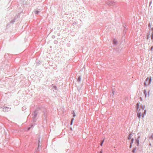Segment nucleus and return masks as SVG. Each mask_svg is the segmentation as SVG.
I'll use <instances>...</instances> for the list:
<instances>
[{"label":"nucleus","instance_id":"f257e3e1","mask_svg":"<svg viewBox=\"0 0 153 153\" xmlns=\"http://www.w3.org/2000/svg\"><path fill=\"white\" fill-rule=\"evenodd\" d=\"M38 114V111L35 110L33 113V120L31 122V123L29 126L27 127V130L29 131L31 128H33L35 125V122L36 121V118Z\"/></svg>","mask_w":153,"mask_h":153},{"label":"nucleus","instance_id":"f03ea898","mask_svg":"<svg viewBox=\"0 0 153 153\" xmlns=\"http://www.w3.org/2000/svg\"><path fill=\"white\" fill-rule=\"evenodd\" d=\"M48 111L47 110H45L43 111V119L46 121L47 120V117Z\"/></svg>","mask_w":153,"mask_h":153},{"label":"nucleus","instance_id":"7ed1b4c3","mask_svg":"<svg viewBox=\"0 0 153 153\" xmlns=\"http://www.w3.org/2000/svg\"><path fill=\"white\" fill-rule=\"evenodd\" d=\"M0 109L2 110L3 111L6 112L8 111L11 109V108L9 107L3 106V107H1Z\"/></svg>","mask_w":153,"mask_h":153},{"label":"nucleus","instance_id":"20e7f679","mask_svg":"<svg viewBox=\"0 0 153 153\" xmlns=\"http://www.w3.org/2000/svg\"><path fill=\"white\" fill-rule=\"evenodd\" d=\"M106 2H107V4L109 5H114L115 4L114 1H112L109 0Z\"/></svg>","mask_w":153,"mask_h":153},{"label":"nucleus","instance_id":"39448f33","mask_svg":"<svg viewBox=\"0 0 153 153\" xmlns=\"http://www.w3.org/2000/svg\"><path fill=\"white\" fill-rule=\"evenodd\" d=\"M38 142L39 143L38 148L36 150V153L38 152L39 151V147H41V146L39 144V143L40 142V138H39Z\"/></svg>","mask_w":153,"mask_h":153},{"label":"nucleus","instance_id":"423d86ee","mask_svg":"<svg viewBox=\"0 0 153 153\" xmlns=\"http://www.w3.org/2000/svg\"><path fill=\"white\" fill-rule=\"evenodd\" d=\"M71 113L73 115V118H74V117H75L76 116V114L75 113V111H71Z\"/></svg>","mask_w":153,"mask_h":153},{"label":"nucleus","instance_id":"0eeeda50","mask_svg":"<svg viewBox=\"0 0 153 153\" xmlns=\"http://www.w3.org/2000/svg\"><path fill=\"white\" fill-rule=\"evenodd\" d=\"M77 81L78 82H80L81 81V76H79L77 79Z\"/></svg>","mask_w":153,"mask_h":153},{"label":"nucleus","instance_id":"6e6552de","mask_svg":"<svg viewBox=\"0 0 153 153\" xmlns=\"http://www.w3.org/2000/svg\"><path fill=\"white\" fill-rule=\"evenodd\" d=\"M41 63V62L39 60H36V64H37L38 65H40Z\"/></svg>","mask_w":153,"mask_h":153},{"label":"nucleus","instance_id":"1a4fd4ad","mask_svg":"<svg viewBox=\"0 0 153 153\" xmlns=\"http://www.w3.org/2000/svg\"><path fill=\"white\" fill-rule=\"evenodd\" d=\"M137 117L139 118H140L141 117V113L140 112H138L137 114Z\"/></svg>","mask_w":153,"mask_h":153},{"label":"nucleus","instance_id":"9d476101","mask_svg":"<svg viewBox=\"0 0 153 153\" xmlns=\"http://www.w3.org/2000/svg\"><path fill=\"white\" fill-rule=\"evenodd\" d=\"M16 19L14 18L13 20H11L10 22V23L13 24L15 22Z\"/></svg>","mask_w":153,"mask_h":153},{"label":"nucleus","instance_id":"9b49d317","mask_svg":"<svg viewBox=\"0 0 153 153\" xmlns=\"http://www.w3.org/2000/svg\"><path fill=\"white\" fill-rule=\"evenodd\" d=\"M74 120V118H72L71 119V122L70 124L71 125H72L73 123V121Z\"/></svg>","mask_w":153,"mask_h":153},{"label":"nucleus","instance_id":"f8f14e48","mask_svg":"<svg viewBox=\"0 0 153 153\" xmlns=\"http://www.w3.org/2000/svg\"><path fill=\"white\" fill-rule=\"evenodd\" d=\"M9 55V54L8 53H6L4 56V57L5 59H6L8 58V56Z\"/></svg>","mask_w":153,"mask_h":153},{"label":"nucleus","instance_id":"ddd939ff","mask_svg":"<svg viewBox=\"0 0 153 153\" xmlns=\"http://www.w3.org/2000/svg\"><path fill=\"white\" fill-rule=\"evenodd\" d=\"M34 12L35 14H36V15H38L40 12L39 11L37 10L35 11Z\"/></svg>","mask_w":153,"mask_h":153},{"label":"nucleus","instance_id":"4468645a","mask_svg":"<svg viewBox=\"0 0 153 153\" xmlns=\"http://www.w3.org/2000/svg\"><path fill=\"white\" fill-rule=\"evenodd\" d=\"M53 88L55 90H57V87L55 85H53Z\"/></svg>","mask_w":153,"mask_h":153},{"label":"nucleus","instance_id":"2eb2a0df","mask_svg":"<svg viewBox=\"0 0 153 153\" xmlns=\"http://www.w3.org/2000/svg\"><path fill=\"white\" fill-rule=\"evenodd\" d=\"M131 134H130L128 136V140H130L131 138Z\"/></svg>","mask_w":153,"mask_h":153},{"label":"nucleus","instance_id":"dca6fc26","mask_svg":"<svg viewBox=\"0 0 153 153\" xmlns=\"http://www.w3.org/2000/svg\"><path fill=\"white\" fill-rule=\"evenodd\" d=\"M53 42H54V44H57L58 43V41L56 40H55Z\"/></svg>","mask_w":153,"mask_h":153},{"label":"nucleus","instance_id":"f3484780","mask_svg":"<svg viewBox=\"0 0 153 153\" xmlns=\"http://www.w3.org/2000/svg\"><path fill=\"white\" fill-rule=\"evenodd\" d=\"M26 109V108L25 107H23L22 108V110L23 111H24V110H25Z\"/></svg>","mask_w":153,"mask_h":153},{"label":"nucleus","instance_id":"a211bd4d","mask_svg":"<svg viewBox=\"0 0 153 153\" xmlns=\"http://www.w3.org/2000/svg\"><path fill=\"white\" fill-rule=\"evenodd\" d=\"M151 38L153 40V31L152 32L151 34Z\"/></svg>","mask_w":153,"mask_h":153},{"label":"nucleus","instance_id":"6ab92c4d","mask_svg":"<svg viewBox=\"0 0 153 153\" xmlns=\"http://www.w3.org/2000/svg\"><path fill=\"white\" fill-rule=\"evenodd\" d=\"M113 43L114 45H115V39H113Z\"/></svg>","mask_w":153,"mask_h":153},{"label":"nucleus","instance_id":"aec40b11","mask_svg":"<svg viewBox=\"0 0 153 153\" xmlns=\"http://www.w3.org/2000/svg\"><path fill=\"white\" fill-rule=\"evenodd\" d=\"M77 24L76 22H73L72 25H76Z\"/></svg>","mask_w":153,"mask_h":153},{"label":"nucleus","instance_id":"412c9836","mask_svg":"<svg viewBox=\"0 0 153 153\" xmlns=\"http://www.w3.org/2000/svg\"><path fill=\"white\" fill-rule=\"evenodd\" d=\"M104 140H103L102 141V142H101V144H100V146H102V144H103V143L104 142Z\"/></svg>","mask_w":153,"mask_h":153},{"label":"nucleus","instance_id":"4be33fe9","mask_svg":"<svg viewBox=\"0 0 153 153\" xmlns=\"http://www.w3.org/2000/svg\"><path fill=\"white\" fill-rule=\"evenodd\" d=\"M151 78H150L149 79V84H150L151 83Z\"/></svg>","mask_w":153,"mask_h":153},{"label":"nucleus","instance_id":"5701e85b","mask_svg":"<svg viewBox=\"0 0 153 153\" xmlns=\"http://www.w3.org/2000/svg\"><path fill=\"white\" fill-rule=\"evenodd\" d=\"M52 38L53 39H54L55 38V36H54V35H53L52 36Z\"/></svg>","mask_w":153,"mask_h":153},{"label":"nucleus","instance_id":"b1692460","mask_svg":"<svg viewBox=\"0 0 153 153\" xmlns=\"http://www.w3.org/2000/svg\"><path fill=\"white\" fill-rule=\"evenodd\" d=\"M133 141H134V139H132L131 140V143H133Z\"/></svg>","mask_w":153,"mask_h":153},{"label":"nucleus","instance_id":"393cba45","mask_svg":"<svg viewBox=\"0 0 153 153\" xmlns=\"http://www.w3.org/2000/svg\"><path fill=\"white\" fill-rule=\"evenodd\" d=\"M149 77H147V78H146V81H148V80H149Z\"/></svg>","mask_w":153,"mask_h":153},{"label":"nucleus","instance_id":"a878e982","mask_svg":"<svg viewBox=\"0 0 153 153\" xmlns=\"http://www.w3.org/2000/svg\"><path fill=\"white\" fill-rule=\"evenodd\" d=\"M102 150L101 149L100 153H102Z\"/></svg>","mask_w":153,"mask_h":153},{"label":"nucleus","instance_id":"bb28decb","mask_svg":"<svg viewBox=\"0 0 153 153\" xmlns=\"http://www.w3.org/2000/svg\"><path fill=\"white\" fill-rule=\"evenodd\" d=\"M151 137L152 138L153 140V134L152 135Z\"/></svg>","mask_w":153,"mask_h":153},{"label":"nucleus","instance_id":"cd10ccee","mask_svg":"<svg viewBox=\"0 0 153 153\" xmlns=\"http://www.w3.org/2000/svg\"><path fill=\"white\" fill-rule=\"evenodd\" d=\"M114 91L113 90V94H114Z\"/></svg>","mask_w":153,"mask_h":153},{"label":"nucleus","instance_id":"c85d7f7f","mask_svg":"<svg viewBox=\"0 0 153 153\" xmlns=\"http://www.w3.org/2000/svg\"><path fill=\"white\" fill-rule=\"evenodd\" d=\"M153 47H152L151 48V50H152V49H153Z\"/></svg>","mask_w":153,"mask_h":153},{"label":"nucleus","instance_id":"c756f323","mask_svg":"<svg viewBox=\"0 0 153 153\" xmlns=\"http://www.w3.org/2000/svg\"><path fill=\"white\" fill-rule=\"evenodd\" d=\"M71 130H72V128H71Z\"/></svg>","mask_w":153,"mask_h":153},{"label":"nucleus","instance_id":"7c9ffc66","mask_svg":"<svg viewBox=\"0 0 153 153\" xmlns=\"http://www.w3.org/2000/svg\"><path fill=\"white\" fill-rule=\"evenodd\" d=\"M59 34H60L59 33H58V36H59Z\"/></svg>","mask_w":153,"mask_h":153},{"label":"nucleus","instance_id":"2f4dec72","mask_svg":"<svg viewBox=\"0 0 153 153\" xmlns=\"http://www.w3.org/2000/svg\"><path fill=\"white\" fill-rule=\"evenodd\" d=\"M149 37V35L148 36V38Z\"/></svg>","mask_w":153,"mask_h":153},{"label":"nucleus","instance_id":"473e14b6","mask_svg":"<svg viewBox=\"0 0 153 153\" xmlns=\"http://www.w3.org/2000/svg\"><path fill=\"white\" fill-rule=\"evenodd\" d=\"M131 145H130V147H131Z\"/></svg>","mask_w":153,"mask_h":153},{"label":"nucleus","instance_id":"72a5a7b5","mask_svg":"<svg viewBox=\"0 0 153 153\" xmlns=\"http://www.w3.org/2000/svg\"><path fill=\"white\" fill-rule=\"evenodd\" d=\"M34 153H36V152H35Z\"/></svg>","mask_w":153,"mask_h":153}]
</instances>
